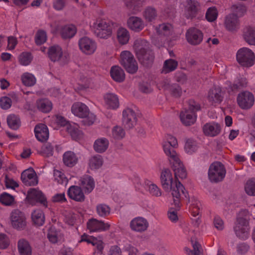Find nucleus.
<instances>
[{
	"label": "nucleus",
	"instance_id": "47",
	"mask_svg": "<svg viewBox=\"0 0 255 255\" xmlns=\"http://www.w3.org/2000/svg\"><path fill=\"white\" fill-rule=\"evenodd\" d=\"M125 134L124 129L120 126H115L112 129V137L115 139H122L125 137Z\"/></svg>",
	"mask_w": 255,
	"mask_h": 255
},
{
	"label": "nucleus",
	"instance_id": "10",
	"mask_svg": "<svg viewBox=\"0 0 255 255\" xmlns=\"http://www.w3.org/2000/svg\"><path fill=\"white\" fill-rule=\"evenodd\" d=\"M10 220L12 227L17 230H23L26 225L25 215L19 210L15 209L12 211Z\"/></svg>",
	"mask_w": 255,
	"mask_h": 255
},
{
	"label": "nucleus",
	"instance_id": "9",
	"mask_svg": "<svg viewBox=\"0 0 255 255\" xmlns=\"http://www.w3.org/2000/svg\"><path fill=\"white\" fill-rule=\"evenodd\" d=\"M184 6V15L188 19L195 18L201 9L200 3L196 0H186Z\"/></svg>",
	"mask_w": 255,
	"mask_h": 255
},
{
	"label": "nucleus",
	"instance_id": "28",
	"mask_svg": "<svg viewBox=\"0 0 255 255\" xmlns=\"http://www.w3.org/2000/svg\"><path fill=\"white\" fill-rule=\"evenodd\" d=\"M176 147L177 146H173L170 143H163V150L166 155L168 157L170 161L178 163L179 158L177 156L176 152L174 150V148Z\"/></svg>",
	"mask_w": 255,
	"mask_h": 255
},
{
	"label": "nucleus",
	"instance_id": "57",
	"mask_svg": "<svg viewBox=\"0 0 255 255\" xmlns=\"http://www.w3.org/2000/svg\"><path fill=\"white\" fill-rule=\"evenodd\" d=\"M19 62L22 65L27 66L29 65L32 60V56L29 52H22L19 56Z\"/></svg>",
	"mask_w": 255,
	"mask_h": 255
},
{
	"label": "nucleus",
	"instance_id": "38",
	"mask_svg": "<svg viewBox=\"0 0 255 255\" xmlns=\"http://www.w3.org/2000/svg\"><path fill=\"white\" fill-rule=\"evenodd\" d=\"M173 162V170L174 172V175L176 178L178 177L184 179L187 176V172L185 169L184 168L183 164L180 163V161L179 159L178 163Z\"/></svg>",
	"mask_w": 255,
	"mask_h": 255
},
{
	"label": "nucleus",
	"instance_id": "49",
	"mask_svg": "<svg viewBox=\"0 0 255 255\" xmlns=\"http://www.w3.org/2000/svg\"><path fill=\"white\" fill-rule=\"evenodd\" d=\"M103 158L100 155L92 157L89 160V166L91 169H99L103 164Z\"/></svg>",
	"mask_w": 255,
	"mask_h": 255
},
{
	"label": "nucleus",
	"instance_id": "60",
	"mask_svg": "<svg viewBox=\"0 0 255 255\" xmlns=\"http://www.w3.org/2000/svg\"><path fill=\"white\" fill-rule=\"evenodd\" d=\"M218 16V11L216 7H209L206 13V18L208 21L212 22L215 21Z\"/></svg>",
	"mask_w": 255,
	"mask_h": 255
},
{
	"label": "nucleus",
	"instance_id": "3",
	"mask_svg": "<svg viewBox=\"0 0 255 255\" xmlns=\"http://www.w3.org/2000/svg\"><path fill=\"white\" fill-rule=\"evenodd\" d=\"M95 34L100 38H107L112 33V25L105 19H97L92 26Z\"/></svg>",
	"mask_w": 255,
	"mask_h": 255
},
{
	"label": "nucleus",
	"instance_id": "30",
	"mask_svg": "<svg viewBox=\"0 0 255 255\" xmlns=\"http://www.w3.org/2000/svg\"><path fill=\"white\" fill-rule=\"evenodd\" d=\"M78 161V158L75 153L67 151L63 155V161L66 166L72 167L75 165Z\"/></svg>",
	"mask_w": 255,
	"mask_h": 255
},
{
	"label": "nucleus",
	"instance_id": "2",
	"mask_svg": "<svg viewBox=\"0 0 255 255\" xmlns=\"http://www.w3.org/2000/svg\"><path fill=\"white\" fill-rule=\"evenodd\" d=\"M133 48L138 60L142 65L149 67L152 64L154 59V53L149 48V43L146 40H135Z\"/></svg>",
	"mask_w": 255,
	"mask_h": 255
},
{
	"label": "nucleus",
	"instance_id": "29",
	"mask_svg": "<svg viewBox=\"0 0 255 255\" xmlns=\"http://www.w3.org/2000/svg\"><path fill=\"white\" fill-rule=\"evenodd\" d=\"M109 145V140L105 137H101L95 141L93 148L96 152L102 153L107 150Z\"/></svg>",
	"mask_w": 255,
	"mask_h": 255
},
{
	"label": "nucleus",
	"instance_id": "58",
	"mask_svg": "<svg viewBox=\"0 0 255 255\" xmlns=\"http://www.w3.org/2000/svg\"><path fill=\"white\" fill-rule=\"evenodd\" d=\"M92 245L95 247L94 255L97 254L102 255L103 254V250L104 248V243L100 240L97 238H94Z\"/></svg>",
	"mask_w": 255,
	"mask_h": 255
},
{
	"label": "nucleus",
	"instance_id": "36",
	"mask_svg": "<svg viewBox=\"0 0 255 255\" xmlns=\"http://www.w3.org/2000/svg\"><path fill=\"white\" fill-rule=\"evenodd\" d=\"M104 100L109 108L114 109L119 106V99L116 94L107 93L104 96Z\"/></svg>",
	"mask_w": 255,
	"mask_h": 255
},
{
	"label": "nucleus",
	"instance_id": "6",
	"mask_svg": "<svg viewBox=\"0 0 255 255\" xmlns=\"http://www.w3.org/2000/svg\"><path fill=\"white\" fill-rule=\"evenodd\" d=\"M120 63L129 73L134 74L138 70V65L133 55L129 51H122L120 54Z\"/></svg>",
	"mask_w": 255,
	"mask_h": 255
},
{
	"label": "nucleus",
	"instance_id": "64",
	"mask_svg": "<svg viewBox=\"0 0 255 255\" xmlns=\"http://www.w3.org/2000/svg\"><path fill=\"white\" fill-rule=\"evenodd\" d=\"M148 191L152 196L159 197L161 195L160 189L154 184H151L149 185Z\"/></svg>",
	"mask_w": 255,
	"mask_h": 255
},
{
	"label": "nucleus",
	"instance_id": "5",
	"mask_svg": "<svg viewBox=\"0 0 255 255\" xmlns=\"http://www.w3.org/2000/svg\"><path fill=\"white\" fill-rule=\"evenodd\" d=\"M226 173L224 165L220 162L212 163L208 170V177L211 182L218 183L222 181Z\"/></svg>",
	"mask_w": 255,
	"mask_h": 255
},
{
	"label": "nucleus",
	"instance_id": "61",
	"mask_svg": "<svg viewBox=\"0 0 255 255\" xmlns=\"http://www.w3.org/2000/svg\"><path fill=\"white\" fill-rule=\"evenodd\" d=\"M12 101L10 98L3 97L0 99V107L4 110L9 109L11 106Z\"/></svg>",
	"mask_w": 255,
	"mask_h": 255
},
{
	"label": "nucleus",
	"instance_id": "13",
	"mask_svg": "<svg viewBox=\"0 0 255 255\" xmlns=\"http://www.w3.org/2000/svg\"><path fill=\"white\" fill-rule=\"evenodd\" d=\"M78 45L81 51L86 55L93 54L97 48L96 42L86 36L82 37L79 40Z\"/></svg>",
	"mask_w": 255,
	"mask_h": 255
},
{
	"label": "nucleus",
	"instance_id": "35",
	"mask_svg": "<svg viewBox=\"0 0 255 255\" xmlns=\"http://www.w3.org/2000/svg\"><path fill=\"white\" fill-rule=\"evenodd\" d=\"M47 238L53 244H55L60 241L63 238V235L59 231H57L54 227H50L47 233Z\"/></svg>",
	"mask_w": 255,
	"mask_h": 255
},
{
	"label": "nucleus",
	"instance_id": "46",
	"mask_svg": "<svg viewBox=\"0 0 255 255\" xmlns=\"http://www.w3.org/2000/svg\"><path fill=\"white\" fill-rule=\"evenodd\" d=\"M185 109L194 114H196L197 112L201 110V107L199 102L193 99H190L187 101V107Z\"/></svg>",
	"mask_w": 255,
	"mask_h": 255
},
{
	"label": "nucleus",
	"instance_id": "43",
	"mask_svg": "<svg viewBox=\"0 0 255 255\" xmlns=\"http://www.w3.org/2000/svg\"><path fill=\"white\" fill-rule=\"evenodd\" d=\"M178 66V62L175 60L169 59L164 62L162 72L165 74L175 70Z\"/></svg>",
	"mask_w": 255,
	"mask_h": 255
},
{
	"label": "nucleus",
	"instance_id": "33",
	"mask_svg": "<svg viewBox=\"0 0 255 255\" xmlns=\"http://www.w3.org/2000/svg\"><path fill=\"white\" fill-rule=\"evenodd\" d=\"M77 32V28L73 24L64 25L61 28L60 34L63 39L72 38Z\"/></svg>",
	"mask_w": 255,
	"mask_h": 255
},
{
	"label": "nucleus",
	"instance_id": "19",
	"mask_svg": "<svg viewBox=\"0 0 255 255\" xmlns=\"http://www.w3.org/2000/svg\"><path fill=\"white\" fill-rule=\"evenodd\" d=\"M223 98L224 93L220 87H213L208 92V100L212 104L221 103Z\"/></svg>",
	"mask_w": 255,
	"mask_h": 255
},
{
	"label": "nucleus",
	"instance_id": "18",
	"mask_svg": "<svg viewBox=\"0 0 255 255\" xmlns=\"http://www.w3.org/2000/svg\"><path fill=\"white\" fill-rule=\"evenodd\" d=\"M21 179L26 186H35L38 183L37 175L33 169L23 171L21 174Z\"/></svg>",
	"mask_w": 255,
	"mask_h": 255
},
{
	"label": "nucleus",
	"instance_id": "39",
	"mask_svg": "<svg viewBox=\"0 0 255 255\" xmlns=\"http://www.w3.org/2000/svg\"><path fill=\"white\" fill-rule=\"evenodd\" d=\"M31 218L33 223L38 226L43 225L45 221L44 213L40 210H34L32 213Z\"/></svg>",
	"mask_w": 255,
	"mask_h": 255
},
{
	"label": "nucleus",
	"instance_id": "17",
	"mask_svg": "<svg viewBox=\"0 0 255 255\" xmlns=\"http://www.w3.org/2000/svg\"><path fill=\"white\" fill-rule=\"evenodd\" d=\"M26 198L31 204L39 203L45 207H47L46 198L41 191L31 189L28 191Z\"/></svg>",
	"mask_w": 255,
	"mask_h": 255
},
{
	"label": "nucleus",
	"instance_id": "50",
	"mask_svg": "<svg viewBox=\"0 0 255 255\" xmlns=\"http://www.w3.org/2000/svg\"><path fill=\"white\" fill-rule=\"evenodd\" d=\"M245 190L248 195L255 196V178H253L247 181Z\"/></svg>",
	"mask_w": 255,
	"mask_h": 255
},
{
	"label": "nucleus",
	"instance_id": "44",
	"mask_svg": "<svg viewBox=\"0 0 255 255\" xmlns=\"http://www.w3.org/2000/svg\"><path fill=\"white\" fill-rule=\"evenodd\" d=\"M198 148V144L196 141L191 138L186 140L184 146V149L186 153L192 154L197 151Z\"/></svg>",
	"mask_w": 255,
	"mask_h": 255
},
{
	"label": "nucleus",
	"instance_id": "51",
	"mask_svg": "<svg viewBox=\"0 0 255 255\" xmlns=\"http://www.w3.org/2000/svg\"><path fill=\"white\" fill-rule=\"evenodd\" d=\"M231 10L232 13H235L238 16H242L246 12V7L243 4L237 3L231 7Z\"/></svg>",
	"mask_w": 255,
	"mask_h": 255
},
{
	"label": "nucleus",
	"instance_id": "21",
	"mask_svg": "<svg viewBox=\"0 0 255 255\" xmlns=\"http://www.w3.org/2000/svg\"><path fill=\"white\" fill-rule=\"evenodd\" d=\"M148 226V222L142 217L135 218L130 223L131 230L138 232H142L146 230Z\"/></svg>",
	"mask_w": 255,
	"mask_h": 255
},
{
	"label": "nucleus",
	"instance_id": "56",
	"mask_svg": "<svg viewBox=\"0 0 255 255\" xmlns=\"http://www.w3.org/2000/svg\"><path fill=\"white\" fill-rule=\"evenodd\" d=\"M23 84L26 86H33L36 83V79L34 76L30 73H25L21 77Z\"/></svg>",
	"mask_w": 255,
	"mask_h": 255
},
{
	"label": "nucleus",
	"instance_id": "8",
	"mask_svg": "<svg viewBox=\"0 0 255 255\" xmlns=\"http://www.w3.org/2000/svg\"><path fill=\"white\" fill-rule=\"evenodd\" d=\"M48 56L53 62H59L61 64L67 63L69 60L68 55L63 53L61 47L58 45H53L49 47Z\"/></svg>",
	"mask_w": 255,
	"mask_h": 255
},
{
	"label": "nucleus",
	"instance_id": "48",
	"mask_svg": "<svg viewBox=\"0 0 255 255\" xmlns=\"http://www.w3.org/2000/svg\"><path fill=\"white\" fill-rule=\"evenodd\" d=\"M143 16L147 21H152L157 16L156 10L152 7H147L144 11Z\"/></svg>",
	"mask_w": 255,
	"mask_h": 255
},
{
	"label": "nucleus",
	"instance_id": "25",
	"mask_svg": "<svg viewBox=\"0 0 255 255\" xmlns=\"http://www.w3.org/2000/svg\"><path fill=\"white\" fill-rule=\"evenodd\" d=\"M180 118L183 125L189 126L195 123L197 115L184 108L180 113Z\"/></svg>",
	"mask_w": 255,
	"mask_h": 255
},
{
	"label": "nucleus",
	"instance_id": "22",
	"mask_svg": "<svg viewBox=\"0 0 255 255\" xmlns=\"http://www.w3.org/2000/svg\"><path fill=\"white\" fill-rule=\"evenodd\" d=\"M35 137L38 140L44 142L49 137V130L46 125L43 124H37L34 128Z\"/></svg>",
	"mask_w": 255,
	"mask_h": 255
},
{
	"label": "nucleus",
	"instance_id": "27",
	"mask_svg": "<svg viewBox=\"0 0 255 255\" xmlns=\"http://www.w3.org/2000/svg\"><path fill=\"white\" fill-rule=\"evenodd\" d=\"M221 130V126L217 123H206L203 127V130L205 135L214 137L218 135Z\"/></svg>",
	"mask_w": 255,
	"mask_h": 255
},
{
	"label": "nucleus",
	"instance_id": "37",
	"mask_svg": "<svg viewBox=\"0 0 255 255\" xmlns=\"http://www.w3.org/2000/svg\"><path fill=\"white\" fill-rule=\"evenodd\" d=\"M117 39L119 42L122 45L128 43L130 35L128 30L124 27H120L117 32Z\"/></svg>",
	"mask_w": 255,
	"mask_h": 255
},
{
	"label": "nucleus",
	"instance_id": "53",
	"mask_svg": "<svg viewBox=\"0 0 255 255\" xmlns=\"http://www.w3.org/2000/svg\"><path fill=\"white\" fill-rule=\"evenodd\" d=\"M53 177L55 181L58 184H64L68 182V179L65 174L61 171L54 169L53 170Z\"/></svg>",
	"mask_w": 255,
	"mask_h": 255
},
{
	"label": "nucleus",
	"instance_id": "24",
	"mask_svg": "<svg viewBox=\"0 0 255 255\" xmlns=\"http://www.w3.org/2000/svg\"><path fill=\"white\" fill-rule=\"evenodd\" d=\"M89 108L84 104L81 102H76L71 107L72 113L76 116L84 118L89 114Z\"/></svg>",
	"mask_w": 255,
	"mask_h": 255
},
{
	"label": "nucleus",
	"instance_id": "40",
	"mask_svg": "<svg viewBox=\"0 0 255 255\" xmlns=\"http://www.w3.org/2000/svg\"><path fill=\"white\" fill-rule=\"evenodd\" d=\"M37 107L40 111L43 113H48L52 109V104L47 99H41L37 101Z\"/></svg>",
	"mask_w": 255,
	"mask_h": 255
},
{
	"label": "nucleus",
	"instance_id": "63",
	"mask_svg": "<svg viewBox=\"0 0 255 255\" xmlns=\"http://www.w3.org/2000/svg\"><path fill=\"white\" fill-rule=\"evenodd\" d=\"M200 206V203L199 201L197 200H195L194 202L192 201L191 206L190 207V210L194 217H196L199 215Z\"/></svg>",
	"mask_w": 255,
	"mask_h": 255
},
{
	"label": "nucleus",
	"instance_id": "31",
	"mask_svg": "<svg viewBox=\"0 0 255 255\" xmlns=\"http://www.w3.org/2000/svg\"><path fill=\"white\" fill-rule=\"evenodd\" d=\"M81 185L85 192L90 193L95 187L94 179L88 175H85L80 179Z\"/></svg>",
	"mask_w": 255,
	"mask_h": 255
},
{
	"label": "nucleus",
	"instance_id": "1",
	"mask_svg": "<svg viewBox=\"0 0 255 255\" xmlns=\"http://www.w3.org/2000/svg\"><path fill=\"white\" fill-rule=\"evenodd\" d=\"M160 179L163 188L166 191H171L174 205L179 208L181 198L183 196L188 198V194L185 192L184 187L179 181H173L172 173L168 169L162 171Z\"/></svg>",
	"mask_w": 255,
	"mask_h": 255
},
{
	"label": "nucleus",
	"instance_id": "54",
	"mask_svg": "<svg viewBox=\"0 0 255 255\" xmlns=\"http://www.w3.org/2000/svg\"><path fill=\"white\" fill-rule=\"evenodd\" d=\"M193 250L187 248H185L184 250L188 255H203L201 250L202 249L200 245L197 242L194 243L192 241Z\"/></svg>",
	"mask_w": 255,
	"mask_h": 255
},
{
	"label": "nucleus",
	"instance_id": "16",
	"mask_svg": "<svg viewBox=\"0 0 255 255\" xmlns=\"http://www.w3.org/2000/svg\"><path fill=\"white\" fill-rule=\"evenodd\" d=\"M224 23L226 29L231 32H237L240 27L239 16L235 13H230L226 15Z\"/></svg>",
	"mask_w": 255,
	"mask_h": 255
},
{
	"label": "nucleus",
	"instance_id": "62",
	"mask_svg": "<svg viewBox=\"0 0 255 255\" xmlns=\"http://www.w3.org/2000/svg\"><path fill=\"white\" fill-rule=\"evenodd\" d=\"M9 245V240L4 234L0 233V249H5Z\"/></svg>",
	"mask_w": 255,
	"mask_h": 255
},
{
	"label": "nucleus",
	"instance_id": "20",
	"mask_svg": "<svg viewBox=\"0 0 255 255\" xmlns=\"http://www.w3.org/2000/svg\"><path fill=\"white\" fill-rule=\"evenodd\" d=\"M67 195L70 199L77 202H82L85 199L81 188L78 186H70L67 191Z\"/></svg>",
	"mask_w": 255,
	"mask_h": 255
},
{
	"label": "nucleus",
	"instance_id": "11",
	"mask_svg": "<svg viewBox=\"0 0 255 255\" xmlns=\"http://www.w3.org/2000/svg\"><path fill=\"white\" fill-rule=\"evenodd\" d=\"M122 123L124 128L130 129L134 127L137 123V115L133 109L127 108L123 111Z\"/></svg>",
	"mask_w": 255,
	"mask_h": 255
},
{
	"label": "nucleus",
	"instance_id": "52",
	"mask_svg": "<svg viewBox=\"0 0 255 255\" xmlns=\"http://www.w3.org/2000/svg\"><path fill=\"white\" fill-rule=\"evenodd\" d=\"M156 30L159 34L168 36L172 31V26L169 23H162L158 25Z\"/></svg>",
	"mask_w": 255,
	"mask_h": 255
},
{
	"label": "nucleus",
	"instance_id": "7",
	"mask_svg": "<svg viewBox=\"0 0 255 255\" xmlns=\"http://www.w3.org/2000/svg\"><path fill=\"white\" fill-rule=\"evenodd\" d=\"M236 236L242 240H246L249 236V223L247 220L243 217L237 218L234 227Z\"/></svg>",
	"mask_w": 255,
	"mask_h": 255
},
{
	"label": "nucleus",
	"instance_id": "45",
	"mask_svg": "<svg viewBox=\"0 0 255 255\" xmlns=\"http://www.w3.org/2000/svg\"><path fill=\"white\" fill-rule=\"evenodd\" d=\"M111 209L105 204H100L96 206V212L101 217L105 218L110 215Z\"/></svg>",
	"mask_w": 255,
	"mask_h": 255
},
{
	"label": "nucleus",
	"instance_id": "32",
	"mask_svg": "<svg viewBox=\"0 0 255 255\" xmlns=\"http://www.w3.org/2000/svg\"><path fill=\"white\" fill-rule=\"evenodd\" d=\"M17 248L20 255H32V249L29 242L24 239L17 242Z\"/></svg>",
	"mask_w": 255,
	"mask_h": 255
},
{
	"label": "nucleus",
	"instance_id": "34",
	"mask_svg": "<svg viewBox=\"0 0 255 255\" xmlns=\"http://www.w3.org/2000/svg\"><path fill=\"white\" fill-rule=\"evenodd\" d=\"M110 74L114 80L118 82H122L125 79L124 71L119 66H113L110 71Z\"/></svg>",
	"mask_w": 255,
	"mask_h": 255
},
{
	"label": "nucleus",
	"instance_id": "42",
	"mask_svg": "<svg viewBox=\"0 0 255 255\" xmlns=\"http://www.w3.org/2000/svg\"><path fill=\"white\" fill-rule=\"evenodd\" d=\"M7 123L10 128L16 130L20 125V118L16 115H10L7 118Z\"/></svg>",
	"mask_w": 255,
	"mask_h": 255
},
{
	"label": "nucleus",
	"instance_id": "41",
	"mask_svg": "<svg viewBox=\"0 0 255 255\" xmlns=\"http://www.w3.org/2000/svg\"><path fill=\"white\" fill-rule=\"evenodd\" d=\"M56 144H53L49 142L44 143L41 147L40 154L44 157H49L53 155L54 147Z\"/></svg>",
	"mask_w": 255,
	"mask_h": 255
},
{
	"label": "nucleus",
	"instance_id": "55",
	"mask_svg": "<svg viewBox=\"0 0 255 255\" xmlns=\"http://www.w3.org/2000/svg\"><path fill=\"white\" fill-rule=\"evenodd\" d=\"M14 201V197L11 195L4 192L0 196V202L6 206L11 205Z\"/></svg>",
	"mask_w": 255,
	"mask_h": 255
},
{
	"label": "nucleus",
	"instance_id": "23",
	"mask_svg": "<svg viewBox=\"0 0 255 255\" xmlns=\"http://www.w3.org/2000/svg\"><path fill=\"white\" fill-rule=\"evenodd\" d=\"M243 38L249 45L255 46V26H246L243 29Z\"/></svg>",
	"mask_w": 255,
	"mask_h": 255
},
{
	"label": "nucleus",
	"instance_id": "15",
	"mask_svg": "<svg viewBox=\"0 0 255 255\" xmlns=\"http://www.w3.org/2000/svg\"><path fill=\"white\" fill-rule=\"evenodd\" d=\"M110 227V225L108 223L95 218H91L87 222V228L90 233L106 231L109 230Z\"/></svg>",
	"mask_w": 255,
	"mask_h": 255
},
{
	"label": "nucleus",
	"instance_id": "12",
	"mask_svg": "<svg viewBox=\"0 0 255 255\" xmlns=\"http://www.w3.org/2000/svg\"><path fill=\"white\" fill-rule=\"evenodd\" d=\"M255 98L253 94L245 91L240 93L237 97V102L239 107L244 110L250 109L254 105Z\"/></svg>",
	"mask_w": 255,
	"mask_h": 255
},
{
	"label": "nucleus",
	"instance_id": "59",
	"mask_svg": "<svg viewBox=\"0 0 255 255\" xmlns=\"http://www.w3.org/2000/svg\"><path fill=\"white\" fill-rule=\"evenodd\" d=\"M47 40V35L44 30H38L35 36V42L37 45H40L46 42Z\"/></svg>",
	"mask_w": 255,
	"mask_h": 255
},
{
	"label": "nucleus",
	"instance_id": "4",
	"mask_svg": "<svg viewBox=\"0 0 255 255\" xmlns=\"http://www.w3.org/2000/svg\"><path fill=\"white\" fill-rule=\"evenodd\" d=\"M236 58L239 64L245 67H250L255 63V55L252 50L247 47L240 48L237 52Z\"/></svg>",
	"mask_w": 255,
	"mask_h": 255
},
{
	"label": "nucleus",
	"instance_id": "26",
	"mask_svg": "<svg viewBox=\"0 0 255 255\" xmlns=\"http://www.w3.org/2000/svg\"><path fill=\"white\" fill-rule=\"evenodd\" d=\"M128 27L131 30L139 32L143 29L144 24L143 20L140 17L137 16H130L127 20Z\"/></svg>",
	"mask_w": 255,
	"mask_h": 255
},
{
	"label": "nucleus",
	"instance_id": "14",
	"mask_svg": "<svg viewBox=\"0 0 255 255\" xmlns=\"http://www.w3.org/2000/svg\"><path fill=\"white\" fill-rule=\"evenodd\" d=\"M187 41L193 45H197L201 43L203 38V33L199 29L195 27L189 28L186 33Z\"/></svg>",
	"mask_w": 255,
	"mask_h": 255
}]
</instances>
